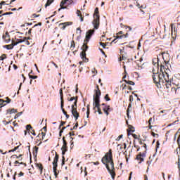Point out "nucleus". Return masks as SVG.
I'll return each instance as SVG.
<instances>
[{
	"label": "nucleus",
	"instance_id": "52",
	"mask_svg": "<svg viewBox=\"0 0 180 180\" xmlns=\"http://www.w3.org/2000/svg\"><path fill=\"white\" fill-rule=\"evenodd\" d=\"M11 158H17V160H18V159H19V156H18V155H13L11 156Z\"/></svg>",
	"mask_w": 180,
	"mask_h": 180
},
{
	"label": "nucleus",
	"instance_id": "45",
	"mask_svg": "<svg viewBox=\"0 0 180 180\" xmlns=\"http://www.w3.org/2000/svg\"><path fill=\"white\" fill-rule=\"evenodd\" d=\"M77 129H78V122H77L75 125L73 127L74 130H77Z\"/></svg>",
	"mask_w": 180,
	"mask_h": 180
},
{
	"label": "nucleus",
	"instance_id": "39",
	"mask_svg": "<svg viewBox=\"0 0 180 180\" xmlns=\"http://www.w3.org/2000/svg\"><path fill=\"white\" fill-rule=\"evenodd\" d=\"M64 164H65V158L64 157V155H63V157H62V166L64 165Z\"/></svg>",
	"mask_w": 180,
	"mask_h": 180
},
{
	"label": "nucleus",
	"instance_id": "28",
	"mask_svg": "<svg viewBox=\"0 0 180 180\" xmlns=\"http://www.w3.org/2000/svg\"><path fill=\"white\" fill-rule=\"evenodd\" d=\"M5 103V100L4 99H0V106H2V108H4V106H6V104Z\"/></svg>",
	"mask_w": 180,
	"mask_h": 180
},
{
	"label": "nucleus",
	"instance_id": "58",
	"mask_svg": "<svg viewBox=\"0 0 180 180\" xmlns=\"http://www.w3.org/2000/svg\"><path fill=\"white\" fill-rule=\"evenodd\" d=\"M129 101H130V102H133V96L132 95L129 96Z\"/></svg>",
	"mask_w": 180,
	"mask_h": 180
},
{
	"label": "nucleus",
	"instance_id": "14",
	"mask_svg": "<svg viewBox=\"0 0 180 180\" xmlns=\"http://www.w3.org/2000/svg\"><path fill=\"white\" fill-rule=\"evenodd\" d=\"M3 40L6 41V43H9L11 41V36L9 35V32H6L3 34Z\"/></svg>",
	"mask_w": 180,
	"mask_h": 180
},
{
	"label": "nucleus",
	"instance_id": "27",
	"mask_svg": "<svg viewBox=\"0 0 180 180\" xmlns=\"http://www.w3.org/2000/svg\"><path fill=\"white\" fill-rule=\"evenodd\" d=\"M124 81L126 84H128V85H135V83L133 81H130V80L127 81V80H125V79H124Z\"/></svg>",
	"mask_w": 180,
	"mask_h": 180
},
{
	"label": "nucleus",
	"instance_id": "11",
	"mask_svg": "<svg viewBox=\"0 0 180 180\" xmlns=\"http://www.w3.org/2000/svg\"><path fill=\"white\" fill-rule=\"evenodd\" d=\"M63 145L61 148L62 155H65V153L68 151V147H67V141H65V136L63 137Z\"/></svg>",
	"mask_w": 180,
	"mask_h": 180
},
{
	"label": "nucleus",
	"instance_id": "33",
	"mask_svg": "<svg viewBox=\"0 0 180 180\" xmlns=\"http://www.w3.org/2000/svg\"><path fill=\"white\" fill-rule=\"evenodd\" d=\"M18 148H19V146H16L13 149L8 150V153H15Z\"/></svg>",
	"mask_w": 180,
	"mask_h": 180
},
{
	"label": "nucleus",
	"instance_id": "43",
	"mask_svg": "<svg viewBox=\"0 0 180 180\" xmlns=\"http://www.w3.org/2000/svg\"><path fill=\"white\" fill-rule=\"evenodd\" d=\"M65 124V122L62 121V122H60V126H59V129H61V127L64 126Z\"/></svg>",
	"mask_w": 180,
	"mask_h": 180
},
{
	"label": "nucleus",
	"instance_id": "18",
	"mask_svg": "<svg viewBox=\"0 0 180 180\" xmlns=\"http://www.w3.org/2000/svg\"><path fill=\"white\" fill-rule=\"evenodd\" d=\"M60 108L63 115H65V116L66 117V119H70V115L67 114V111H65V110L64 109V103H63V106L62 105V104H60Z\"/></svg>",
	"mask_w": 180,
	"mask_h": 180
},
{
	"label": "nucleus",
	"instance_id": "42",
	"mask_svg": "<svg viewBox=\"0 0 180 180\" xmlns=\"http://www.w3.org/2000/svg\"><path fill=\"white\" fill-rule=\"evenodd\" d=\"M29 38H27L25 41V44H27V46H30V42L27 40Z\"/></svg>",
	"mask_w": 180,
	"mask_h": 180
},
{
	"label": "nucleus",
	"instance_id": "53",
	"mask_svg": "<svg viewBox=\"0 0 180 180\" xmlns=\"http://www.w3.org/2000/svg\"><path fill=\"white\" fill-rule=\"evenodd\" d=\"M23 175H25V173L20 172L19 174H18V176L20 177V176H23Z\"/></svg>",
	"mask_w": 180,
	"mask_h": 180
},
{
	"label": "nucleus",
	"instance_id": "64",
	"mask_svg": "<svg viewBox=\"0 0 180 180\" xmlns=\"http://www.w3.org/2000/svg\"><path fill=\"white\" fill-rule=\"evenodd\" d=\"M136 6H139V8H143V6H140V4H139L138 2H136Z\"/></svg>",
	"mask_w": 180,
	"mask_h": 180
},
{
	"label": "nucleus",
	"instance_id": "16",
	"mask_svg": "<svg viewBox=\"0 0 180 180\" xmlns=\"http://www.w3.org/2000/svg\"><path fill=\"white\" fill-rule=\"evenodd\" d=\"M59 94L60 95V104H62L63 107L64 103V94L63 93V89H60Z\"/></svg>",
	"mask_w": 180,
	"mask_h": 180
},
{
	"label": "nucleus",
	"instance_id": "46",
	"mask_svg": "<svg viewBox=\"0 0 180 180\" xmlns=\"http://www.w3.org/2000/svg\"><path fill=\"white\" fill-rule=\"evenodd\" d=\"M143 148H145L146 153H147V145L146 143H143V146H142Z\"/></svg>",
	"mask_w": 180,
	"mask_h": 180
},
{
	"label": "nucleus",
	"instance_id": "60",
	"mask_svg": "<svg viewBox=\"0 0 180 180\" xmlns=\"http://www.w3.org/2000/svg\"><path fill=\"white\" fill-rule=\"evenodd\" d=\"M132 136L134 137V139H139V137L137 136V135L136 134H133L132 135Z\"/></svg>",
	"mask_w": 180,
	"mask_h": 180
},
{
	"label": "nucleus",
	"instance_id": "34",
	"mask_svg": "<svg viewBox=\"0 0 180 180\" xmlns=\"http://www.w3.org/2000/svg\"><path fill=\"white\" fill-rule=\"evenodd\" d=\"M104 98L105 99V101L107 102H109V101H110V98H109V94H106L104 97Z\"/></svg>",
	"mask_w": 180,
	"mask_h": 180
},
{
	"label": "nucleus",
	"instance_id": "31",
	"mask_svg": "<svg viewBox=\"0 0 180 180\" xmlns=\"http://www.w3.org/2000/svg\"><path fill=\"white\" fill-rule=\"evenodd\" d=\"M27 37H24L23 39H17V43H23V41H25Z\"/></svg>",
	"mask_w": 180,
	"mask_h": 180
},
{
	"label": "nucleus",
	"instance_id": "26",
	"mask_svg": "<svg viewBox=\"0 0 180 180\" xmlns=\"http://www.w3.org/2000/svg\"><path fill=\"white\" fill-rule=\"evenodd\" d=\"M165 82H167L165 84V86H166L167 89H169L171 88V84H169V80L165 79Z\"/></svg>",
	"mask_w": 180,
	"mask_h": 180
},
{
	"label": "nucleus",
	"instance_id": "50",
	"mask_svg": "<svg viewBox=\"0 0 180 180\" xmlns=\"http://www.w3.org/2000/svg\"><path fill=\"white\" fill-rule=\"evenodd\" d=\"M171 133V131H168L167 133H166V137L167 139H168V137H169V134Z\"/></svg>",
	"mask_w": 180,
	"mask_h": 180
},
{
	"label": "nucleus",
	"instance_id": "54",
	"mask_svg": "<svg viewBox=\"0 0 180 180\" xmlns=\"http://www.w3.org/2000/svg\"><path fill=\"white\" fill-rule=\"evenodd\" d=\"M40 15H37L36 13L32 14V18H39Z\"/></svg>",
	"mask_w": 180,
	"mask_h": 180
},
{
	"label": "nucleus",
	"instance_id": "47",
	"mask_svg": "<svg viewBox=\"0 0 180 180\" xmlns=\"http://www.w3.org/2000/svg\"><path fill=\"white\" fill-rule=\"evenodd\" d=\"M77 16H81V15H82V14L81 13V11L77 10Z\"/></svg>",
	"mask_w": 180,
	"mask_h": 180
},
{
	"label": "nucleus",
	"instance_id": "41",
	"mask_svg": "<svg viewBox=\"0 0 180 180\" xmlns=\"http://www.w3.org/2000/svg\"><path fill=\"white\" fill-rule=\"evenodd\" d=\"M30 131L31 134H32L33 136H36V131H34V129H33V128Z\"/></svg>",
	"mask_w": 180,
	"mask_h": 180
},
{
	"label": "nucleus",
	"instance_id": "62",
	"mask_svg": "<svg viewBox=\"0 0 180 180\" xmlns=\"http://www.w3.org/2000/svg\"><path fill=\"white\" fill-rule=\"evenodd\" d=\"M69 135L71 137V136H75V134H74V132H70Z\"/></svg>",
	"mask_w": 180,
	"mask_h": 180
},
{
	"label": "nucleus",
	"instance_id": "49",
	"mask_svg": "<svg viewBox=\"0 0 180 180\" xmlns=\"http://www.w3.org/2000/svg\"><path fill=\"white\" fill-rule=\"evenodd\" d=\"M13 13H12V12H8V13H3V15H13Z\"/></svg>",
	"mask_w": 180,
	"mask_h": 180
},
{
	"label": "nucleus",
	"instance_id": "20",
	"mask_svg": "<svg viewBox=\"0 0 180 180\" xmlns=\"http://www.w3.org/2000/svg\"><path fill=\"white\" fill-rule=\"evenodd\" d=\"M6 112L7 114L10 113V115H12V113H18V110H15V108L8 109Z\"/></svg>",
	"mask_w": 180,
	"mask_h": 180
},
{
	"label": "nucleus",
	"instance_id": "63",
	"mask_svg": "<svg viewBox=\"0 0 180 180\" xmlns=\"http://www.w3.org/2000/svg\"><path fill=\"white\" fill-rule=\"evenodd\" d=\"M13 67L14 70H16L18 68V65H16L15 64L13 65Z\"/></svg>",
	"mask_w": 180,
	"mask_h": 180
},
{
	"label": "nucleus",
	"instance_id": "21",
	"mask_svg": "<svg viewBox=\"0 0 180 180\" xmlns=\"http://www.w3.org/2000/svg\"><path fill=\"white\" fill-rule=\"evenodd\" d=\"M32 74H33V70H31V72L29 73L28 76L29 78H30L31 79H36L38 78L37 76L36 75H32Z\"/></svg>",
	"mask_w": 180,
	"mask_h": 180
},
{
	"label": "nucleus",
	"instance_id": "8",
	"mask_svg": "<svg viewBox=\"0 0 180 180\" xmlns=\"http://www.w3.org/2000/svg\"><path fill=\"white\" fill-rule=\"evenodd\" d=\"M101 108L107 116H109V112H112V110H113V108H110V105H108L105 103L101 104Z\"/></svg>",
	"mask_w": 180,
	"mask_h": 180
},
{
	"label": "nucleus",
	"instance_id": "37",
	"mask_svg": "<svg viewBox=\"0 0 180 180\" xmlns=\"http://www.w3.org/2000/svg\"><path fill=\"white\" fill-rule=\"evenodd\" d=\"M100 46H102L103 49H106V44L103 42H100Z\"/></svg>",
	"mask_w": 180,
	"mask_h": 180
},
{
	"label": "nucleus",
	"instance_id": "40",
	"mask_svg": "<svg viewBox=\"0 0 180 180\" xmlns=\"http://www.w3.org/2000/svg\"><path fill=\"white\" fill-rule=\"evenodd\" d=\"M124 27H125L126 30H127V29H128L127 32H131V27H130V26H124Z\"/></svg>",
	"mask_w": 180,
	"mask_h": 180
},
{
	"label": "nucleus",
	"instance_id": "3",
	"mask_svg": "<svg viewBox=\"0 0 180 180\" xmlns=\"http://www.w3.org/2000/svg\"><path fill=\"white\" fill-rule=\"evenodd\" d=\"M101 89H99V86H96V89L95 90V96H94V109L97 108V112L98 115H103L102 110L101 109Z\"/></svg>",
	"mask_w": 180,
	"mask_h": 180
},
{
	"label": "nucleus",
	"instance_id": "4",
	"mask_svg": "<svg viewBox=\"0 0 180 180\" xmlns=\"http://www.w3.org/2000/svg\"><path fill=\"white\" fill-rule=\"evenodd\" d=\"M94 20H93V25L94 26V29L98 30L99 29V8H96L94 13Z\"/></svg>",
	"mask_w": 180,
	"mask_h": 180
},
{
	"label": "nucleus",
	"instance_id": "10",
	"mask_svg": "<svg viewBox=\"0 0 180 180\" xmlns=\"http://www.w3.org/2000/svg\"><path fill=\"white\" fill-rule=\"evenodd\" d=\"M71 108H72L71 112L72 115L74 116L75 120H78V117H79V112H78V111L77 110V105L76 106L72 105Z\"/></svg>",
	"mask_w": 180,
	"mask_h": 180
},
{
	"label": "nucleus",
	"instance_id": "32",
	"mask_svg": "<svg viewBox=\"0 0 180 180\" xmlns=\"http://www.w3.org/2000/svg\"><path fill=\"white\" fill-rule=\"evenodd\" d=\"M6 58V54H3L0 56V60L4 61Z\"/></svg>",
	"mask_w": 180,
	"mask_h": 180
},
{
	"label": "nucleus",
	"instance_id": "57",
	"mask_svg": "<svg viewBox=\"0 0 180 180\" xmlns=\"http://www.w3.org/2000/svg\"><path fill=\"white\" fill-rule=\"evenodd\" d=\"M129 112H130V108H127V115L128 117L129 116Z\"/></svg>",
	"mask_w": 180,
	"mask_h": 180
},
{
	"label": "nucleus",
	"instance_id": "55",
	"mask_svg": "<svg viewBox=\"0 0 180 180\" xmlns=\"http://www.w3.org/2000/svg\"><path fill=\"white\" fill-rule=\"evenodd\" d=\"M41 134L42 136V140H43V139H44V137H46V134H45V132H41Z\"/></svg>",
	"mask_w": 180,
	"mask_h": 180
},
{
	"label": "nucleus",
	"instance_id": "44",
	"mask_svg": "<svg viewBox=\"0 0 180 180\" xmlns=\"http://www.w3.org/2000/svg\"><path fill=\"white\" fill-rule=\"evenodd\" d=\"M151 134H152V136H153V137H156V138H158V134H155V133H154V132H151Z\"/></svg>",
	"mask_w": 180,
	"mask_h": 180
},
{
	"label": "nucleus",
	"instance_id": "5",
	"mask_svg": "<svg viewBox=\"0 0 180 180\" xmlns=\"http://www.w3.org/2000/svg\"><path fill=\"white\" fill-rule=\"evenodd\" d=\"M58 158H60V156L58 155V153H57V152L55 153V158L53 159V173L54 175L56 176V178H57V176H58V174L60 173V172L58 170H57V167H58Z\"/></svg>",
	"mask_w": 180,
	"mask_h": 180
},
{
	"label": "nucleus",
	"instance_id": "36",
	"mask_svg": "<svg viewBox=\"0 0 180 180\" xmlns=\"http://www.w3.org/2000/svg\"><path fill=\"white\" fill-rule=\"evenodd\" d=\"M13 47H15V46H18V44H19V42L16 41L15 42V41L12 40V44Z\"/></svg>",
	"mask_w": 180,
	"mask_h": 180
},
{
	"label": "nucleus",
	"instance_id": "19",
	"mask_svg": "<svg viewBox=\"0 0 180 180\" xmlns=\"http://www.w3.org/2000/svg\"><path fill=\"white\" fill-rule=\"evenodd\" d=\"M128 34H129L128 33H126V34H123V35H120V36L117 35L115 37V39L112 41V43H115V41H116V39H123V37H124V38L127 37Z\"/></svg>",
	"mask_w": 180,
	"mask_h": 180
},
{
	"label": "nucleus",
	"instance_id": "17",
	"mask_svg": "<svg viewBox=\"0 0 180 180\" xmlns=\"http://www.w3.org/2000/svg\"><path fill=\"white\" fill-rule=\"evenodd\" d=\"M35 167L39 169L40 175H41V174H43V165L41 163H36Z\"/></svg>",
	"mask_w": 180,
	"mask_h": 180
},
{
	"label": "nucleus",
	"instance_id": "23",
	"mask_svg": "<svg viewBox=\"0 0 180 180\" xmlns=\"http://www.w3.org/2000/svg\"><path fill=\"white\" fill-rule=\"evenodd\" d=\"M128 133H134V127L131 125H129V129L127 130Z\"/></svg>",
	"mask_w": 180,
	"mask_h": 180
},
{
	"label": "nucleus",
	"instance_id": "29",
	"mask_svg": "<svg viewBox=\"0 0 180 180\" xmlns=\"http://www.w3.org/2000/svg\"><path fill=\"white\" fill-rule=\"evenodd\" d=\"M153 122V118L150 117L148 120V124H149V129H153V125H151V122Z\"/></svg>",
	"mask_w": 180,
	"mask_h": 180
},
{
	"label": "nucleus",
	"instance_id": "6",
	"mask_svg": "<svg viewBox=\"0 0 180 180\" xmlns=\"http://www.w3.org/2000/svg\"><path fill=\"white\" fill-rule=\"evenodd\" d=\"M88 43L84 42L83 44V46L82 47V51L80 53L81 58H82L83 61H85V63H87L89 61V59L86 58V51H88Z\"/></svg>",
	"mask_w": 180,
	"mask_h": 180
},
{
	"label": "nucleus",
	"instance_id": "56",
	"mask_svg": "<svg viewBox=\"0 0 180 180\" xmlns=\"http://www.w3.org/2000/svg\"><path fill=\"white\" fill-rule=\"evenodd\" d=\"M34 150H35L36 154H37V151H39V147L34 146Z\"/></svg>",
	"mask_w": 180,
	"mask_h": 180
},
{
	"label": "nucleus",
	"instance_id": "25",
	"mask_svg": "<svg viewBox=\"0 0 180 180\" xmlns=\"http://www.w3.org/2000/svg\"><path fill=\"white\" fill-rule=\"evenodd\" d=\"M54 2V0H47L46 4H45V8H47V6H50L51 4Z\"/></svg>",
	"mask_w": 180,
	"mask_h": 180
},
{
	"label": "nucleus",
	"instance_id": "12",
	"mask_svg": "<svg viewBox=\"0 0 180 180\" xmlns=\"http://www.w3.org/2000/svg\"><path fill=\"white\" fill-rule=\"evenodd\" d=\"M94 33H95V30H89L86 33V39H85L84 41L88 43L89 41V40H91V38L92 37V34H94Z\"/></svg>",
	"mask_w": 180,
	"mask_h": 180
},
{
	"label": "nucleus",
	"instance_id": "13",
	"mask_svg": "<svg viewBox=\"0 0 180 180\" xmlns=\"http://www.w3.org/2000/svg\"><path fill=\"white\" fill-rule=\"evenodd\" d=\"M68 102H72V101H75L74 104L72 105V106H77V103H78V96L68 97Z\"/></svg>",
	"mask_w": 180,
	"mask_h": 180
},
{
	"label": "nucleus",
	"instance_id": "1",
	"mask_svg": "<svg viewBox=\"0 0 180 180\" xmlns=\"http://www.w3.org/2000/svg\"><path fill=\"white\" fill-rule=\"evenodd\" d=\"M103 164L105 165L109 174L111 175L112 179H115L116 172H115V163H113V155H112V149L105 155L101 160Z\"/></svg>",
	"mask_w": 180,
	"mask_h": 180
},
{
	"label": "nucleus",
	"instance_id": "15",
	"mask_svg": "<svg viewBox=\"0 0 180 180\" xmlns=\"http://www.w3.org/2000/svg\"><path fill=\"white\" fill-rule=\"evenodd\" d=\"M70 25H72V22H66L60 23L59 24V27L62 29V30H65L67 26H70Z\"/></svg>",
	"mask_w": 180,
	"mask_h": 180
},
{
	"label": "nucleus",
	"instance_id": "59",
	"mask_svg": "<svg viewBox=\"0 0 180 180\" xmlns=\"http://www.w3.org/2000/svg\"><path fill=\"white\" fill-rule=\"evenodd\" d=\"M80 22H84V17H82V15H80Z\"/></svg>",
	"mask_w": 180,
	"mask_h": 180
},
{
	"label": "nucleus",
	"instance_id": "35",
	"mask_svg": "<svg viewBox=\"0 0 180 180\" xmlns=\"http://www.w3.org/2000/svg\"><path fill=\"white\" fill-rule=\"evenodd\" d=\"M6 99L5 101L6 103H11V102L12 101V100L11 98H9V97H6Z\"/></svg>",
	"mask_w": 180,
	"mask_h": 180
},
{
	"label": "nucleus",
	"instance_id": "30",
	"mask_svg": "<svg viewBox=\"0 0 180 180\" xmlns=\"http://www.w3.org/2000/svg\"><path fill=\"white\" fill-rule=\"evenodd\" d=\"M33 127H32V125L30 124H27L26 126V130H27V131H30V130H32Z\"/></svg>",
	"mask_w": 180,
	"mask_h": 180
},
{
	"label": "nucleus",
	"instance_id": "22",
	"mask_svg": "<svg viewBox=\"0 0 180 180\" xmlns=\"http://www.w3.org/2000/svg\"><path fill=\"white\" fill-rule=\"evenodd\" d=\"M134 51H133V47L128 46V56H131Z\"/></svg>",
	"mask_w": 180,
	"mask_h": 180
},
{
	"label": "nucleus",
	"instance_id": "9",
	"mask_svg": "<svg viewBox=\"0 0 180 180\" xmlns=\"http://www.w3.org/2000/svg\"><path fill=\"white\" fill-rule=\"evenodd\" d=\"M144 158H146V150L144 152L141 153L140 152L139 154L136 155V160L139 162V164H141L144 161Z\"/></svg>",
	"mask_w": 180,
	"mask_h": 180
},
{
	"label": "nucleus",
	"instance_id": "24",
	"mask_svg": "<svg viewBox=\"0 0 180 180\" xmlns=\"http://www.w3.org/2000/svg\"><path fill=\"white\" fill-rule=\"evenodd\" d=\"M4 48L6 49L7 50H12L13 49V45L12 44L8 45H5Z\"/></svg>",
	"mask_w": 180,
	"mask_h": 180
},
{
	"label": "nucleus",
	"instance_id": "2",
	"mask_svg": "<svg viewBox=\"0 0 180 180\" xmlns=\"http://www.w3.org/2000/svg\"><path fill=\"white\" fill-rule=\"evenodd\" d=\"M154 60L156 62L153 60V65H155V67L156 65V70L155 68H153L152 78L155 84H160L161 82H162V78H164V65L162 64H160V71L162 73L158 72V67H160V63L158 61H160V59L158 58H155Z\"/></svg>",
	"mask_w": 180,
	"mask_h": 180
},
{
	"label": "nucleus",
	"instance_id": "61",
	"mask_svg": "<svg viewBox=\"0 0 180 180\" xmlns=\"http://www.w3.org/2000/svg\"><path fill=\"white\" fill-rule=\"evenodd\" d=\"M100 51H101L102 54H103L105 57H106V54H105V51H103V49H100Z\"/></svg>",
	"mask_w": 180,
	"mask_h": 180
},
{
	"label": "nucleus",
	"instance_id": "51",
	"mask_svg": "<svg viewBox=\"0 0 180 180\" xmlns=\"http://www.w3.org/2000/svg\"><path fill=\"white\" fill-rule=\"evenodd\" d=\"M126 60V58L123 56L120 58V61H122V60Z\"/></svg>",
	"mask_w": 180,
	"mask_h": 180
},
{
	"label": "nucleus",
	"instance_id": "38",
	"mask_svg": "<svg viewBox=\"0 0 180 180\" xmlns=\"http://www.w3.org/2000/svg\"><path fill=\"white\" fill-rule=\"evenodd\" d=\"M70 47H71V49H72V47H73V49L75 47V41H71Z\"/></svg>",
	"mask_w": 180,
	"mask_h": 180
},
{
	"label": "nucleus",
	"instance_id": "7",
	"mask_svg": "<svg viewBox=\"0 0 180 180\" xmlns=\"http://www.w3.org/2000/svg\"><path fill=\"white\" fill-rule=\"evenodd\" d=\"M74 4V0H62L60 4V8L58 9V12L61 11V9H67V6H70V5H72ZM64 5H67V6H64Z\"/></svg>",
	"mask_w": 180,
	"mask_h": 180
},
{
	"label": "nucleus",
	"instance_id": "48",
	"mask_svg": "<svg viewBox=\"0 0 180 180\" xmlns=\"http://www.w3.org/2000/svg\"><path fill=\"white\" fill-rule=\"evenodd\" d=\"M36 26H41V22H39L38 24H35L34 25V27H32V29H34V27H36Z\"/></svg>",
	"mask_w": 180,
	"mask_h": 180
}]
</instances>
